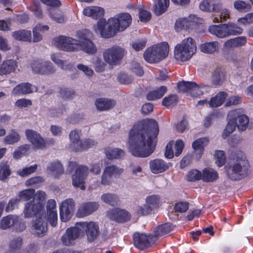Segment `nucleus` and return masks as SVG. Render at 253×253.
Masks as SVG:
<instances>
[{"label":"nucleus","instance_id":"obj_7","mask_svg":"<svg viewBox=\"0 0 253 253\" xmlns=\"http://www.w3.org/2000/svg\"><path fill=\"white\" fill-rule=\"evenodd\" d=\"M125 48L114 45L105 49L103 52V59L106 63L111 66H116L121 63L126 54Z\"/></svg>","mask_w":253,"mask_h":253},{"label":"nucleus","instance_id":"obj_24","mask_svg":"<svg viewBox=\"0 0 253 253\" xmlns=\"http://www.w3.org/2000/svg\"><path fill=\"white\" fill-rule=\"evenodd\" d=\"M231 112H236L235 120L237 123V128L240 131H245L247 128H249L250 129L253 128V126L249 124V118L241 113L240 110H232Z\"/></svg>","mask_w":253,"mask_h":253},{"label":"nucleus","instance_id":"obj_11","mask_svg":"<svg viewBox=\"0 0 253 253\" xmlns=\"http://www.w3.org/2000/svg\"><path fill=\"white\" fill-rule=\"evenodd\" d=\"M76 207V203L72 198L63 200L59 205L60 219L63 222L68 221L72 217Z\"/></svg>","mask_w":253,"mask_h":253},{"label":"nucleus","instance_id":"obj_5","mask_svg":"<svg viewBox=\"0 0 253 253\" xmlns=\"http://www.w3.org/2000/svg\"><path fill=\"white\" fill-rule=\"evenodd\" d=\"M169 46L163 42L148 48L144 53L145 60L150 63H157L167 57Z\"/></svg>","mask_w":253,"mask_h":253},{"label":"nucleus","instance_id":"obj_26","mask_svg":"<svg viewBox=\"0 0 253 253\" xmlns=\"http://www.w3.org/2000/svg\"><path fill=\"white\" fill-rule=\"evenodd\" d=\"M80 231L77 229V225L75 227L68 228L66 230V232L64 234L62 238V241L64 245L66 246H70L72 242L80 235Z\"/></svg>","mask_w":253,"mask_h":253},{"label":"nucleus","instance_id":"obj_44","mask_svg":"<svg viewBox=\"0 0 253 253\" xmlns=\"http://www.w3.org/2000/svg\"><path fill=\"white\" fill-rule=\"evenodd\" d=\"M104 170L113 178L119 177L124 172L123 169L113 165L106 167Z\"/></svg>","mask_w":253,"mask_h":253},{"label":"nucleus","instance_id":"obj_52","mask_svg":"<svg viewBox=\"0 0 253 253\" xmlns=\"http://www.w3.org/2000/svg\"><path fill=\"white\" fill-rule=\"evenodd\" d=\"M145 202L151 206L153 210L159 207L160 202V197L156 195L148 196L145 199Z\"/></svg>","mask_w":253,"mask_h":253},{"label":"nucleus","instance_id":"obj_46","mask_svg":"<svg viewBox=\"0 0 253 253\" xmlns=\"http://www.w3.org/2000/svg\"><path fill=\"white\" fill-rule=\"evenodd\" d=\"M47 169L52 172L55 176H58L64 172L63 166L59 162L51 163L49 164Z\"/></svg>","mask_w":253,"mask_h":253},{"label":"nucleus","instance_id":"obj_62","mask_svg":"<svg viewBox=\"0 0 253 253\" xmlns=\"http://www.w3.org/2000/svg\"><path fill=\"white\" fill-rule=\"evenodd\" d=\"M235 9L238 11H247L251 8V5L242 0H236L234 3Z\"/></svg>","mask_w":253,"mask_h":253},{"label":"nucleus","instance_id":"obj_19","mask_svg":"<svg viewBox=\"0 0 253 253\" xmlns=\"http://www.w3.org/2000/svg\"><path fill=\"white\" fill-rule=\"evenodd\" d=\"M198 18L195 15H190L188 18L179 19L176 20L175 26L177 30L193 29L198 23Z\"/></svg>","mask_w":253,"mask_h":253},{"label":"nucleus","instance_id":"obj_2","mask_svg":"<svg viewBox=\"0 0 253 253\" xmlns=\"http://www.w3.org/2000/svg\"><path fill=\"white\" fill-rule=\"evenodd\" d=\"M131 21V16L129 13H122L110 18L107 21L105 19H100L94 28L95 32L100 34L102 37L109 38L117 32L126 30Z\"/></svg>","mask_w":253,"mask_h":253},{"label":"nucleus","instance_id":"obj_42","mask_svg":"<svg viewBox=\"0 0 253 253\" xmlns=\"http://www.w3.org/2000/svg\"><path fill=\"white\" fill-rule=\"evenodd\" d=\"M106 156L109 159H121L125 155L124 150L120 148H109L105 152Z\"/></svg>","mask_w":253,"mask_h":253},{"label":"nucleus","instance_id":"obj_41","mask_svg":"<svg viewBox=\"0 0 253 253\" xmlns=\"http://www.w3.org/2000/svg\"><path fill=\"white\" fill-rule=\"evenodd\" d=\"M172 229V225L170 223H166L159 225L155 230L153 236V237H156L157 240L158 238L169 233Z\"/></svg>","mask_w":253,"mask_h":253},{"label":"nucleus","instance_id":"obj_63","mask_svg":"<svg viewBox=\"0 0 253 253\" xmlns=\"http://www.w3.org/2000/svg\"><path fill=\"white\" fill-rule=\"evenodd\" d=\"M118 81L122 84H128L132 82V77L125 73H121L118 76Z\"/></svg>","mask_w":253,"mask_h":253},{"label":"nucleus","instance_id":"obj_61","mask_svg":"<svg viewBox=\"0 0 253 253\" xmlns=\"http://www.w3.org/2000/svg\"><path fill=\"white\" fill-rule=\"evenodd\" d=\"M208 141V139L206 137L199 138L192 143V147L195 150L203 149L207 145Z\"/></svg>","mask_w":253,"mask_h":253},{"label":"nucleus","instance_id":"obj_23","mask_svg":"<svg viewBox=\"0 0 253 253\" xmlns=\"http://www.w3.org/2000/svg\"><path fill=\"white\" fill-rule=\"evenodd\" d=\"M170 166V163H166L160 159H156L150 162V170L155 174L162 173L168 169Z\"/></svg>","mask_w":253,"mask_h":253},{"label":"nucleus","instance_id":"obj_56","mask_svg":"<svg viewBox=\"0 0 253 253\" xmlns=\"http://www.w3.org/2000/svg\"><path fill=\"white\" fill-rule=\"evenodd\" d=\"M177 103V96L176 95L171 94L163 99L162 104L167 107H170L175 105Z\"/></svg>","mask_w":253,"mask_h":253},{"label":"nucleus","instance_id":"obj_43","mask_svg":"<svg viewBox=\"0 0 253 253\" xmlns=\"http://www.w3.org/2000/svg\"><path fill=\"white\" fill-rule=\"evenodd\" d=\"M167 88L166 86H162L157 89L150 91L146 95L148 100H154L161 98L166 92Z\"/></svg>","mask_w":253,"mask_h":253},{"label":"nucleus","instance_id":"obj_15","mask_svg":"<svg viewBox=\"0 0 253 253\" xmlns=\"http://www.w3.org/2000/svg\"><path fill=\"white\" fill-rule=\"evenodd\" d=\"M107 217L112 220L122 223L129 220L131 217V214L125 210L115 208L108 211Z\"/></svg>","mask_w":253,"mask_h":253},{"label":"nucleus","instance_id":"obj_8","mask_svg":"<svg viewBox=\"0 0 253 253\" xmlns=\"http://www.w3.org/2000/svg\"><path fill=\"white\" fill-rule=\"evenodd\" d=\"M178 87L180 91L188 92L192 97H200L209 88L208 85H198L194 82L185 81L179 83Z\"/></svg>","mask_w":253,"mask_h":253},{"label":"nucleus","instance_id":"obj_6","mask_svg":"<svg viewBox=\"0 0 253 253\" xmlns=\"http://www.w3.org/2000/svg\"><path fill=\"white\" fill-rule=\"evenodd\" d=\"M209 32L219 38L237 35L242 34L243 29L235 24L230 23L219 25H211L209 27Z\"/></svg>","mask_w":253,"mask_h":253},{"label":"nucleus","instance_id":"obj_39","mask_svg":"<svg viewBox=\"0 0 253 253\" xmlns=\"http://www.w3.org/2000/svg\"><path fill=\"white\" fill-rule=\"evenodd\" d=\"M154 12L157 15H161L165 12L169 6V0H155Z\"/></svg>","mask_w":253,"mask_h":253},{"label":"nucleus","instance_id":"obj_16","mask_svg":"<svg viewBox=\"0 0 253 253\" xmlns=\"http://www.w3.org/2000/svg\"><path fill=\"white\" fill-rule=\"evenodd\" d=\"M42 203H37V201L31 200L25 204L23 213L25 218H31L40 213L42 210Z\"/></svg>","mask_w":253,"mask_h":253},{"label":"nucleus","instance_id":"obj_60","mask_svg":"<svg viewBox=\"0 0 253 253\" xmlns=\"http://www.w3.org/2000/svg\"><path fill=\"white\" fill-rule=\"evenodd\" d=\"M69 138L73 145V149L75 151L76 146L79 145L80 137L79 132L77 130H73L69 134Z\"/></svg>","mask_w":253,"mask_h":253},{"label":"nucleus","instance_id":"obj_36","mask_svg":"<svg viewBox=\"0 0 253 253\" xmlns=\"http://www.w3.org/2000/svg\"><path fill=\"white\" fill-rule=\"evenodd\" d=\"M247 42L246 38L244 36L238 37L234 39L227 40L224 44L226 48H233L244 45Z\"/></svg>","mask_w":253,"mask_h":253},{"label":"nucleus","instance_id":"obj_29","mask_svg":"<svg viewBox=\"0 0 253 253\" xmlns=\"http://www.w3.org/2000/svg\"><path fill=\"white\" fill-rule=\"evenodd\" d=\"M17 67V63L15 60H5L0 65V75L9 74L13 72Z\"/></svg>","mask_w":253,"mask_h":253},{"label":"nucleus","instance_id":"obj_27","mask_svg":"<svg viewBox=\"0 0 253 253\" xmlns=\"http://www.w3.org/2000/svg\"><path fill=\"white\" fill-rule=\"evenodd\" d=\"M200 9L203 11L216 12L221 7L219 0H204L199 5Z\"/></svg>","mask_w":253,"mask_h":253},{"label":"nucleus","instance_id":"obj_53","mask_svg":"<svg viewBox=\"0 0 253 253\" xmlns=\"http://www.w3.org/2000/svg\"><path fill=\"white\" fill-rule=\"evenodd\" d=\"M93 63L95 70L97 72H103L106 66V63L98 57H95L93 58Z\"/></svg>","mask_w":253,"mask_h":253},{"label":"nucleus","instance_id":"obj_38","mask_svg":"<svg viewBox=\"0 0 253 253\" xmlns=\"http://www.w3.org/2000/svg\"><path fill=\"white\" fill-rule=\"evenodd\" d=\"M218 178L217 172L212 169L205 168L202 173V179L205 182H213Z\"/></svg>","mask_w":253,"mask_h":253},{"label":"nucleus","instance_id":"obj_59","mask_svg":"<svg viewBox=\"0 0 253 253\" xmlns=\"http://www.w3.org/2000/svg\"><path fill=\"white\" fill-rule=\"evenodd\" d=\"M215 163L219 167L222 166L225 163V156L223 151L217 150L215 152Z\"/></svg>","mask_w":253,"mask_h":253},{"label":"nucleus","instance_id":"obj_33","mask_svg":"<svg viewBox=\"0 0 253 253\" xmlns=\"http://www.w3.org/2000/svg\"><path fill=\"white\" fill-rule=\"evenodd\" d=\"M33 87L32 84L30 83H22L18 84L13 89L12 93L15 95L29 94L33 92Z\"/></svg>","mask_w":253,"mask_h":253},{"label":"nucleus","instance_id":"obj_18","mask_svg":"<svg viewBox=\"0 0 253 253\" xmlns=\"http://www.w3.org/2000/svg\"><path fill=\"white\" fill-rule=\"evenodd\" d=\"M25 133L27 138L36 148L42 149L45 147V140L36 131L27 129Z\"/></svg>","mask_w":253,"mask_h":253},{"label":"nucleus","instance_id":"obj_32","mask_svg":"<svg viewBox=\"0 0 253 253\" xmlns=\"http://www.w3.org/2000/svg\"><path fill=\"white\" fill-rule=\"evenodd\" d=\"M226 80L225 71L220 68H216L213 72L211 77V83L215 86L221 85Z\"/></svg>","mask_w":253,"mask_h":253},{"label":"nucleus","instance_id":"obj_49","mask_svg":"<svg viewBox=\"0 0 253 253\" xmlns=\"http://www.w3.org/2000/svg\"><path fill=\"white\" fill-rule=\"evenodd\" d=\"M152 209L151 206H149L146 202L142 206H138L136 207L135 211L136 213L140 216H145L150 214L152 211Z\"/></svg>","mask_w":253,"mask_h":253},{"label":"nucleus","instance_id":"obj_1","mask_svg":"<svg viewBox=\"0 0 253 253\" xmlns=\"http://www.w3.org/2000/svg\"><path fill=\"white\" fill-rule=\"evenodd\" d=\"M159 133L157 122L143 120L134 125L130 131L128 149L135 157H147L154 151Z\"/></svg>","mask_w":253,"mask_h":253},{"label":"nucleus","instance_id":"obj_51","mask_svg":"<svg viewBox=\"0 0 253 253\" xmlns=\"http://www.w3.org/2000/svg\"><path fill=\"white\" fill-rule=\"evenodd\" d=\"M35 190L33 189H26L20 192L18 198L19 200L28 201L33 199L35 196Z\"/></svg>","mask_w":253,"mask_h":253},{"label":"nucleus","instance_id":"obj_14","mask_svg":"<svg viewBox=\"0 0 253 253\" xmlns=\"http://www.w3.org/2000/svg\"><path fill=\"white\" fill-rule=\"evenodd\" d=\"M88 174V169L87 167L84 165L78 167L72 176L73 186L79 187L82 190H84V181Z\"/></svg>","mask_w":253,"mask_h":253},{"label":"nucleus","instance_id":"obj_30","mask_svg":"<svg viewBox=\"0 0 253 253\" xmlns=\"http://www.w3.org/2000/svg\"><path fill=\"white\" fill-rule=\"evenodd\" d=\"M19 217L16 215L10 214L1 218L0 221V228L6 230L14 226L18 222Z\"/></svg>","mask_w":253,"mask_h":253},{"label":"nucleus","instance_id":"obj_48","mask_svg":"<svg viewBox=\"0 0 253 253\" xmlns=\"http://www.w3.org/2000/svg\"><path fill=\"white\" fill-rule=\"evenodd\" d=\"M96 142L90 138L84 139L80 142L79 145L76 146L75 151H81L93 147Z\"/></svg>","mask_w":253,"mask_h":253},{"label":"nucleus","instance_id":"obj_35","mask_svg":"<svg viewBox=\"0 0 253 253\" xmlns=\"http://www.w3.org/2000/svg\"><path fill=\"white\" fill-rule=\"evenodd\" d=\"M101 200L104 203L112 207L119 206L121 203L119 197L114 193H107L103 194L101 196Z\"/></svg>","mask_w":253,"mask_h":253},{"label":"nucleus","instance_id":"obj_28","mask_svg":"<svg viewBox=\"0 0 253 253\" xmlns=\"http://www.w3.org/2000/svg\"><path fill=\"white\" fill-rule=\"evenodd\" d=\"M236 115L235 112L230 111L228 113V118L229 121L223 133V136L224 138L228 136L237 127V123L236 122L235 118Z\"/></svg>","mask_w":253,"mask_h":253},{"label":"nucleus","instance_id":"obj_47","mask_svg":"<svg viewBox=\"0 0 253 253\" xmlns=\"http://www.w3.org/2000/svg\"><path fill=\"white\" fill-rule=\"evenodd\" d=\"M48 11L50 18L56 23H62L64 22V16L59 10L49 8Z\"/></svg>","mask_w":253,"mask_h":253},{"label":"nucleus","instance_id":"obj_58","mask_svg":"<svg viewBox=\"0 0 253 253\" xmlns=\"http://www.w3.org/2000/svg\"><path fill=\"white\" fill-rule=\"evenodd\" d=\"M37 167V165L35 164L29 167H25L22 169L18 170L17 173L22 177L27 176L31 173L34 172L36 170Z\"/></svg>","mask_w":253,"mask_h":253},{"label":"nucleus","instance_id":"obj_9","mask_svg":"<svg viewBox=\"0 0 253 253\" xmlns=\"http://www.w3.org/2000/svg\"><path fill=\"white\" fill-rule=\"evenodd\" d=\"M77 229L80 231V235L85 232L87 239L92 241L96 239L99 230L98 225L94 222H81L76 223Z\"/></svg>","mask_w":253,"mask_h":253},{"label":"nucleus","instance_id":"obj_40","mask_svg":"<svg viewBox=\"0 0 253 253\" xmlns=\"http://www.w3.org/2000/svg\"><path fill=\"white\" fill-rule=\"evenodd\" d=\"M218 46L219 44L217 42H206L201 44L199 49L202 52L211 54L218 49Z\"/></svg>","mask_w":253,"mask_h":253},{"label":"nucleus","instance_id":"obj_12","mask_svg":"<svg viewBox=\"0 0 253 253\" xmlns=\"http://www.w3.org/2000/svg\"><path fill=\"white\" fill-rule=\"evenodd\" d=\"M157 241V238L153 237V234L148 235L139 233H135L133 235V244L134 246L140 250L148 248Z\"/></svg>","mask_w":253,"mask_h":253},{"label":"nucleus","instance_id":"obj_10","mask_svg":"<svg viewBox=\"0 0 253 253\" xmlns=\"http://www.w3.org/2000/svg\"><path fill=\"white\" fill-rule=\"evenodd\" d=\"M54 44L57 48L64 51H77V47L75 46L77 40L65 36H59L53 39Z\"/></svg>","mask_w":253,"mask_h":253},{"label":"nucleus","instance_id":"obj_55","mask_svg":"<svg viewBox=\"0 0 253 253\" xmlns=\"http://www.w3.org/2000/svg\"><path fill=\"white\" fill-rule=\"evenodd\" d=\"M92 33L87 29L79 30L76 32V37L79 39L78 41H87L90 40Z\"/></svg>","mask_w":253,"mask_h":253},{"label":"nucleus","instance_id":"obj_37","mask_svg":"<svg viewBox=\"0 0 253 253\" xmlns=\"http://www.w3.org/2000/svg\"><path fill=\"white\" fill-rule=\"evenodd\" d=\"M227 97V94L226 92L224 91L219 92L214 97H212L209 101V104L210 106L216 108L221 106Z\"/></svg>","mask_w":253,"mask_h":253},{"label":"nucleus","instance_id":"obj_45","mask_svg":"<svg viewBox=\"0 0 253 253\" xmlns=\"http://www.w3.org/2000/svg\"><path fill=\"white\" fill-rule=\"evenodd\" d=\"M11 170L7 161H2L0 163V180H5L10 175Z\"/></svg>","mask_w":253,"mask_h":253},{"label":"nucleus","instance_id":"obj_31","mask_svg":"<svg viewBox=\"0 0 253 253\" xmlns=\"http://www.w3.org/2000/svg\"><path fill=\"white\" fill-rule=\"evenodd\" d=\"M116 104L114 100L107 98H98L96 100L95 105L99 111H107L113 108Z\"/></svg>","mask_w":253,"mask_h":253},{"label":"nucleus","instance_id":"obj_57","mask_svg":"<svg viewBox=\"0 0 253 253\" xmlns=\"http://www.w3.org/2000/svg\"><path fill=\"white\" fill-rule=\"evenodd\" d=\"M187 180L193 182L202 179V173L201 171L193 169L188 172L186 175Z\"/></svg>","mask_w":253,"mask_h":253},{"label":"nucleus","instance_id":"obj_3","mask_svg":"<svg viewBox=\"0 0 253 253\" xmlns=\"http://www.w3.org/2000/svg\"><path fill=\"white\" fill-rule=\"evenodd\" d=\"M249 164L242 152H237L230 159L227 169L228 177L233 180H240L247 173Z\"/></svg>","mask_w":253,"mask_h":253},{"label":"nucleus","instance_id":"obj_25","mask_svg":"<svg viewBox=\"0 0 253 253\" xmlns=\"http://www.w3.org/2000/svg\"><path fill=\"white\" fill-rule=\"evenodd\" d=\"M75 46L77 47V51L82 50L89 54H93L97 51V47L91 40L87 41H78Z\"/></svg>","mask_w":253,"mask_h":253},{"label":"nucleus","instance_id":"obj_22","mask_svg":"<svg viewBox=\"0 0 253 253\" xmlns=\"http://www.w3.org/2000/svg\"><path fill=\"white\" fill-rule=\"evenodd\" d=\"M56 203L54 200H48L47 205V219L52 227H55L57 223V213L56 210Z\"/></svg>","mask_w":253,"mask_h":253},{"label":"nucleus","instance_id":"obj_50","mask_svg":"<svg viewBox=\"0 0 253 253\" xmlns=\"http://www.w3.org/2000/svg\"><path fill=\"white\" fill-rule=\"evenodd\" d=\"M22 243V239L20 237H17L12 239L9 244V253H14L16 250L20 249Z\"/></svg>","mask_w":253,"mask_h":253},{"label":"nucleus","instance_id":"obj_20","mask_svg":"<svg viewBox=\"0 0 253 253\" xmlns=\"http://www.w3.org/2000/svg\"><path fill=\"white\" fill-rule=\"evenodd\" d=\"M99 207V205L94 202H86L81 205L77 211V216L83 217L91 214L96 211Z\"/></svg>","mask_w":253,"mask_h":253},{"label":"nucleus","instance_id":"obj_21","mask_svg":"<svg viewBox=\"0 0 253 253\" xmlns=\"http://www.w3.org/2000/svg\"><path fill=\"white\" fill-rule=\"evenodd\" d=\"M32 229L35 235L43 236L48 229L47 222L42 217H37L33 221Z\"/></svg>","mask_w":253,"mask_h":253},{"label":"nucleus","instance_id":"obj_54","mask_svg":"<svg viewBox=\"0 0 253 253\" xmlns=\"http://www.w3.org/2000/svg\"><path fill=\"white\" fill-rule=\"evenodd\" d=\"M20 139L18 133L15 130H12L11 133L7 135L4 139V141L8 144H13L19 141Z\"/></svg>","mask_w":253,"mask_h":253},{"label":"nucleus","instance_id":"obj_64","mask_svg":"<svg viewBox=\"0 0 253 253\" xmlns=\"http://www.w3.org/2000/svg\"><path fill=\"white\" fill-rule=\"evenodd\" d=\"M130 69L134 73L136 74V75L139 76H142L143 75V70L142 69L141 67L140 66L139 64L135 62L132 61L129 65Z\"/></svg>","mask_w":253,"mask_h":253},{"label":"nucleus","instance_id":"obj_34","mask_svg":"<svg viewBox=\"0 0 253 253\" xmlns=\"http://www.w3.org/2000/svg\"><path fill=\"white\" fill-rule=\"evenodd\" d=\"M11 36L16 41L25 42H31L32 41L31 32L28 30L15 31L12 33Z\"/></svg>","mask_w":253,"mask_h":253},{"label":"nucleus","instance_id":"obj_4","mask_svg":"<svg viewBox=\"0 0 253 253\" xmlns=\"http://www.w3.org/2000/svg\"><path fill=\"white\" fill-rule=\"evenodd\" d=\"M197 50L194 39L187 38L177 44L174 48V57L176 60L184 62L189 60Z\"/></svg>","mask_w":253,"mask_h":253},{"label":"nucleus","instance_id":"obj_17","mask_svg":"<svg viewBox=\"0 0 253 253\" xmlns=\"http://www.w3.org/2000/svg\"><path fill=\"white\" fill-rule=\"evenodd\" d=\"M32 68L35 72L42 74H52L55 72L53 64L49 61H35L32 64Z\"/></svg>","mask_w":253,"mask_h":253},{"label":"nucleus","instance_id":"obj_13","mask_svg":"<svg viewBox=\"0 0 253 253\" xmlns=\"http://www.w3.org/2000/svg\"><path fill=\"white\" fill-rule=\"evenodd\" d=\"M88 174V169L87 167L84 165L78 167L72 176L73 186L79 187L82 190H84V181Z\"/></svg>","mask_w":253,"mask_h":253}]
</instances>
